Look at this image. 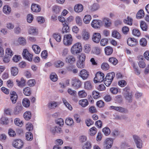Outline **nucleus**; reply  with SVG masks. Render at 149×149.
<instances>
[{
	"mask_svg": "<svg viewBox=\"0 0 149 149\" xmlns=\"http://www.w3.org/2000/svg\"><path fill=\"white\" fill-rule=\"evenodd\" d=\"M115 76V73L114 72L107 74L104 81V84L107 86H109L110 85Z\"/></svg>",
	"mask_w": 149,
	"mask_h": 149,
	"instance_id": "1",
	"label": "nucleus"
},
{
	"mask_svg": "<svg viewBox=\"0 0 149 149\" xmlns=\"http://www.w3.org/2000/svg\"><path fill=\"white\" fill-rule=\"evenodd\" d=\"M82 50V47L81 44L78 42L74 44L71 49V53L73 54H75L80 52Z\"/></svg>",
	"mask_w": 149,
	"mask_h": 149,
	"instance_id": "2",
	"label": "nucleus"
},
{
	"mask_svg": "<svg viewBox=\"0 0 149 149\" xmlns=\"http://www.w3.org/2000/svg\"><path fill=\"white\" fill-rule=\"evenodd\" d=\"M86 58L84 54L81 53L80 55L79 59L77 62V66L79 68H84L85 66L84 61Z\"/></svg>",
	"mask_w": 149,
	"mask_h": 149,
	"instance_id": "3",
	"label": "nucleus"
},
{
	"mask_svg": "<svg viewBox=\"0 0 149 149\" xmlns=\"http://www.w3.org/2000/svg\"><path fill=\"white\" fill-rule=\"evenodd\" d=\"M104 75L103 73L99 72H97L95 76L94 79V81L95 83L98 82L101 83L103 81H104Z\"/></svg>",
	"mask_w": 149,
	"mask_h": 149,
	"instance_id": "4",
	"label": "nucleus"
},
{
	"mask_svg": "<svg viewBox=\"0 0 149 149\" xmlns=\"http://www.w3.org/2000/svg\"><path fill=\"white\" fill-rule=\"evenodd\" d=\"M73 39L71 35L70 34L65 35L63 39L64 44L65 45H69L72 43Z\"/></svg>",
	"mask_w": 149,
	"mask_h": 149,
	"instance_id": "5",
	"label": "nucleus"
},
{
	"mask_svg": "<svg viewBox=\"0 0 149 149\" xmlns=\"http://www.w3.org/2000/svg\"><path fill=\"white\" fill-rule=\"evenodd\" d=\"M23 110V108L21 104H17L14 109V113L15 115H18L21 113Z\"/></svg>",
	"mask_w": 149,
	"mask_h": 149,
	"instance_id": "6",
	"label": "nucleus"
},
{
	"mask_svg": "<svg viewBox=\"0 0 149 149\" xmlns=\"http://www.w3.org/2000/svg\"><path fill=\"white\" fill-rule=\"evenodd\" d=\"M24 143L22 140L20 139L15 140L13 143V146L17 148H21L23 146Z\"/></svg>",
	"mask_w": 149,
	"mask_h": 149,
	"instance_id": "7",
	"label": "nucleus"
},
{
	"mask_svg": "<svg viewBox=\"0 0 149 149\" xmlns=\"http://www.w3.org/2000/svg\"><path fill=\"white\" fill-rule=\"evenodd\" d=\"M22 54L23 57L25 59L30 61H32L33 55L29 53L27 49H25L23 50Z\"/></svg>",
	"mask_w": 149,
	"mask_h": 149,
	"instance_id": "8",
	"label": "nucleus"
},
{
	"mask_svg": "<svg viewBox=\"0 0 149 149\" xmlns=\"http://www.w3.org/2000/svg\"><path fill=\"white\" fill-rule=\"evenodd\" d=\"M133 138L137 147L139 148H141L142 147V142L140 138L135 135H133Z\"/></svg>",
	"mask_w": 149,
	"mask_h": 149,
	"instance_id": "9",
	"label": "nucleus"
},
{
	"mask_svg": "<svg viewBox=\"0 0 149 149\" xmlns=\"http://www.w3.org/2000/svg\"><path fill=\"white\" fill-rule=\"evenodd\" d=\"M81 82L79 79H75L73 80L72 82V85L75 89L80 88L81 86Z\"/></svg>",
	"mask_w": 149,
	"mask_h": 149,
	"instance_id": "10",
	"label": "nucleus"
},
{
	"mask_svg": "<svg viewBox=\"0 0 149 149\" xmlns=\"http://www.w3.org/2000/svg\"><path fill=\"white\" fill-rule=\"evenodd\" d=\"M91 26L94 28L97 29L102 25V22L100 20H93L92 22Z\"/></svg>",
	"mask_w": 149,
	"mask_h": 149,
	"instance_id": "11",
	"label": "nucleus"
},
{
	"mask_svg": "<svg viewBox=\"0 0 149 149\" xmlns=\"http://www.w3.org/2000/svg\"><path fill=\"white\" fill-rule=\"evenodd\" d=\"M113 143V140L111 138H107L104 141L103 146L104 148L109 149L110 148Z\"/></svg>",
	"mask_w": 149,
	"mask_h": 149,
	"instance_id": "12",
	"label": "nucleus"
},
{
	"mask_svg": "<svg viewBox=\"0 0 149 149\" xmlns=\"http://www.w3.org/2000/svg\"><path fill=\"white\" fill-rule=\"evenodd\" d=\"M89 75V72L85 69L82 70L79 74V76L83 80L87 79Z\"/></svg>",
	"mask_w": 149,
	"mask_h": 149,
	"instance_id": "13",
	"label": "nucleus"
},
{
	"mask_svg": "<svg viewBox=\"0 0 149 149\" xmlns=\"http://www.w3.org/2000/svg\"><path fill=\"white\" fill-rule=\"evenodd\" d=\"M110 108L116 111H118L121 113H127V110L124 108L120 107H115L114 106H111Z\"/></svg>",
	"mask_w": 149,
	"mask_h": 149,
	"instance_id": "14",
	"label": "nucleus"
},
{
	"mask_svg": "<svg viewBox=\"0 0 149 149\" xmlns=\"http://www.w3.org/2000/svg\"><path fill=\"white\" fill-rule=\"evenodd\" d=\"M10 99L13 104L16 103L17 99L18 96L16 93L14 91H11L10 92Z\"/></svg>",
	"mask_w": 149,
	"mask_h": 149,
	"instance_id": "15",
	"label": "nucleus"
},
{
	"mask_svg": "<svg viewBox=\"0 0 149 149\" xmlns=\"http://www.w3.org/2000/svg\"><path fill=\"white\" fill-rule=\"evenodd\" d=\"M138 43L137 40L134 38H129L127 40L128 45L130 46H134Z\"/></svg>",
	"mask_w": 149,
	"mask_h": 149,
	"instance_id": "16",
	"label": "nucleus"
},
{
	"mask_svg": "<svg viewBox=\"0 0 149 149\" xmlns=\"http://www.w3.org/2000/svg\"><path fill=\"white\" fill-rule=\"evenodd\" d=\"M101 35L99 33H95L92 38L93 40L95 42L98 43L99 42L101 39Z\"/></svg>",
	"mask_w": 149,
	"mask_h": 149,
	"instance_id": "17",
	"label": "nucleus"
},
{
	"mask_svg": "<svg viewBox=\"0 0 149 149\" xmlns=\"http://www.w3.org/2000/svg\"><path fill=\"white\" fill-rule=\"evenodd\" d=\"M75 57L72 55H69L66 59V61L70 64H72L75 61Z\"/></svg>",
	"mask_w": 149,
	"mask_h": 149,
	"instance_id": "18",
	"label": "nucleus"
},
{
	"mask_svg": "<svg viewBox=\"0 0 149 149\" xmlns=\"http://www.w3.org/2000/svg\"><path fill=\"white\" fill-rule=\"evenodd\" d=\"M102 21L104 24V26L106 27H108L111 25V21L107 17L104 18Z\"/></svg>",
	"mask_w": 149,
	"mask_h": 149,
	"instance_id": "19",
	"label": "nucleus"
},
{
	"mask_svg": "<svg viewBox=\"0 0 149 149\" xmlns=\"http://www.w3.org/2000/svg\"><path fill=\"white\" fill-rule=\"evenodd\" d=\"M74 10L77 13L81 12L83 9V6L81 4H79L75 5L74 8Z\"/></svg>",
	"mask_w": 149,
	"mask_h": 149,
	"instance_id": "20",
	"label": "nucleus"
},
{
	"mask_svg": "<svg viewBox=\"0 0 149 149\" xmlns=\"http://www.w3.org/2000/svg\"><path fill=\"white\" fill-rule=\"evenodd\" d=\"M14 53L11 49L7 48L5 50V56L8 58H11L14 54Z\"/></svg>",
	"mask_w": 149,
	"mask_h": 149,
	"instance_id": "21",
	"label": "nucleus"
},
{
	"mask_svg": "<svg viewBox=\"0 0 149 149\" xmlns=\"http://www.w3.org/2000/svg\"><path fill=\"white\" fill-rule=\"evenodd\" d=\"M31 8L32 10L35 12H38L41 10V8L39 5L36 4H33Z\"/></svg>",
	"mask_w": 149,
	"mask_h": 149,
	"instance_id": "22",
	"label": "nucleus"
},
{
	"mask_svg": "<svg viewBox=\"0 0 149 149\" xmlns=\"http://www.w3.org/2000/svg\"><path fill=\"white\" fill-rule=\"evenodd\" d=\"M84 88L87 90L92 89L93 86L91 82L90 81H87L84 83Z\"/></svg>",
	"mask_w": 149,
	"mask_h": 149,
	"instance_id": "23",
	"label": "nucleus"
},
{
	"mask_svg": "<svg viewBox=\"0 0 149 149\" xmlns=\"http://www.w3.org/2000/svg\"><path fill=\"white\" fill-rule=\"evenodd\" d=\"M16 82L17 85L19 87H23L25 86L26 80L23 78L21 79V81H19L18 79L16 80Z\"/></svg>",
	"mask_w": 149,
	"mask_h": 149,
	"instance_id": "24",
	"label": "nucleus"
},
{
	"mask_svg": "<svg viewBox=\"0 0 149 149\" xmlns=\"http://www.w3.org/2000/svg\"><path fill=\"white\" fill-rule=\"evenodd\" d=\"M140 26L141 29L143 31H147L148 29V25L143 21H141L140 22Z\"/></svg>",
	"mask_w": 149,
	"mask_h": 149,
	"instance_id": "25",
	"label": "nucleus"
},
{
	"mask_svg": "<svg viewBox=\"0 0 149 149\" xmlns=\"http://www.w3.org/2000/svg\"><path fill=\"white\" fill-rule=\"evenodd\" d=\"M79 103L82 107H85L88 105V102L87 99H83L80 100Z\"/></svg>",
	"mask_w": 149,
	"mask_h": 149,
	"instance_id": "26",
	"label": "nucleus"
},
{
	"mask_svg": "<svg viewBox=\"0 0 149 149\" xmlns=\"http://www.w3.org/2000/svg\"><path fill=\"white\" fill-rule=\"evenodd\" d=\"M51 131L54 134L56 132L61 133L62 132L61 128L58 126H55V127L52 128Z\"/></svg>",
	"mask_w": 149,
	"mask_h": 149,
	"instance_id": "27",
	"label": "nucleus"
},
{
	"mask_svg": "<svg viewBox=\"0 0 149 149\" xmlns=\"http://www.w3.org/2000/svg\"><path fill=\"white\" fill-rule=\"evenodd\" d=\"M104 51L106 54L107 55H109L112 54L113 49L111 47L108 46L105 48Z\"/></svg>",
	"mask_w": 149,
	"mask_h": 149,
	"instance_id": "28",
	"label": "nucleus"
},
{
	"mask_svg": "<svg viewBox=\"0 0 149 149\" xmlns=\"http://www.w3.org/2000/svg\"><path fill=\"white\" fill-rule=\"evenodd\" d=\"M9 123L8 118L5 117H2L0 119V125H7Z\"/></svg>",
	"mask_w": 149,
	"mask_h": 149,
	"instance_id": "29",
	"label": "nucleus"
},
{
	"mask_svg": "<svg viewBox=\"0 0 149 149\" xmlns=\"http://www.w3.org/2000/svg\"><path fill=\"white\" fill-rule=\"evenodd\" d=\"M124 95L125 99L128 100L129 102H132V96L131 93H124Z\"/></svg>",
	"mask_w": 149,
	"mask_h": 149,
	"instance_id": "30",
	"label": "nucleus"
},
{
	"mask_svg": "<svg viewBox=\"0 0 149 149\" xmlns=\"http://www.w3.org/2000/svg\"><path fill=\"white\" fill-rule=\"evenodd\" d=\"M32 48L35 53L36 54H38L40 52V47L38 45H33L32 46Z\"/></svg>",
	"mask_w": 149,
	"mask_h": 149,
	"instance_id": "31",
	"label": "nucleus"
},
{
	"mask_svg": "<svg viewBox=\"0 0 149 149\" xmlns=\"http://www.w3.org/2000/svg\"><path fill=\"white\" fill-rule=\"evenodd\" d=\"M24 93L25 95L29 96L31 94V88L29 87H26L23 89Z\"/></svg>",
	"mask_w": 149,
	"mask_h": 149,
	"instance_id": "32",
	"label": "nucleus"
},
{
	"mask_svg": "<svg viewBox=\"0 0 149 149\" xmlns=\"http://www.w3.org/2000/svg\"><path fill=\"white\" fill-rule=\"evenodd\" d=\"M63 62L61 60H58L54 63V65L56 68H61L64 65Z\"/></svg>",
	"mask_w": 149,
	"mask_h": 149,
	"instance_id": "33",
	"label": "nucleus"
},
{
	"mask_svg": "<svg viewBox=\"0 0 149 149\" xmlns=\"http://www.w3.org/2000/svg\"><path fill=\"white\" fill-rule=\"evenodd\" d=\"M23 116L24 118L26 120H28L31 118V113L30 111H26L24 113Z\"/></svg>",
	"mask_w": 149,
	"mask_h": 149,
	"instance_id": "34",
	"label": "nucleus"
},
{
	"mask_svg": "<svg viewBox=\"0 0 149 149\" xmlns=\"http://www.w3.org/2000/svg\"><path fill=\"white\" fill-rule=\"evenodd\" d=\"M91 19V17L90 15H86L83 19L84 22L86 24H88L89 23Z\"/></svg>",
	"mask_w": 149,
	"mask_h": 149,
	"instance_id": "35",
	"label": "nucleus"
},
{
	"mask_svg": "<svg viewBox=\"0 0 149 149\" xmlns=\"http://www.w3.org/2000/svg\"><path fill=\"white\" fill-rule=\"evenodd\" d=\"M57 105L58 104L57 102L54 101H51L49 103L48 107L49 108L52 109L56 107L57 106Z\"/></svg>",
	"mask_w": 149,
	"mask_h": 149,
	"instance_id": "36",
	"label": "nucleus"
},
{
	"mask_svg": "<svg viewBox=\"0 0 149 149\" xmlns=\"http://www.w3.org/2000/svg\"><path fill=\"white\" fill-rule=\"evenodd\" d=\"M112 36L118 39H120L121 37L120 34L118 31L115 30L113 31Z\"/></svg>",
	"mask_w": 149,
	"mask_h": 149,
	"instance_id": "37",
	"label": "nucleus"
},
{
	"mask_svg": "<svg viewBox=\"0 0 149 149\" xmlns=\"http://www.w3.org/2000/svg\"><path fill=\"white\" fill-rule=\"evenodd\" d=\"M92 147L91 144L89 141H87L82 146L83 149H91Z\"/></svg>",
	"mask_w": 149,
	"mask_h": 149,
	"instance_id": "38",
	"label": "nucleus"
},
{
	"mask_svg": "<svg viewBox=\"0 0 149 149\" xmlns=\"http://www.w3.org/2000/svg\"><path fill=\"white\" fill-rule=\"evenodd\" d=\"M65 123L66 125L69 126H71L74 124V122L72 118H70L66 119Z\"/></svg>",
	"mask_w": 149,
	"mask_h": 149,
	"instance_id": "39",
	"label": "nucleus"
},
{
	"mask_svg": "<svg viewBox=\"0 0 149 149\" xmlns=\"http://www.w3.org/2000/svg\"><path fill=\"white\" fill-rule=\"evenodd\" d=\"M11 74L14 76H15L17 74L18 72V70L17 67H13L11 68Z\"/></svg>",
	"mask_w": 149,
	"mask_h": 149,
	"instance_id": "40",
	"label": "nucleus"
},
{
	"mask_svg": "<svg viewBox=\"0 0 149 149\" xmlns=\"http://www.w3.org/2000/svg\"><path fill=\"white\" fill-rule=\"evenodd\" d=\"M22 104L24 107H28L30 105V101L27 98H24L22 101Z\"/></svg>",
	"mask_w": 149,
	"mask_h": 149,
	"instance_id": "41",
	"label": "nucleus"
},
{
	"mask_svg": "<svg viewBox=\"0 0 149 149\" xmlns=\"http://www.w3.org/2000/svg\"><path fill=\"white\" fill-rule=\"evenodd\" d=\"M62 100L63 103L64 104L66 107L70 110H72V106L67 101L66 99L65 98H63Z\"/></svg>",
	"mask_w": 149,
	"mask_h": 149,
	"instance_id": "42",
	"label": "nucleus"
},
{
	"mask_svg": "<svg viewBox=\"0 0 149 149\" xmlns=\"http://www.w3.org/2000/svg\"><path fill=\"white\" fill-rule=\"evenodd\" d=\"M3 11L5 14H9L11 11V8L8 6L6 5L3 7Z\"/></svg>",
	"mask_w": 149,
	"mask_h": 149,
	"instance_id": "43",
	"label": "nucleus"
},
{
	"mask_svg": "<svg viewBox=\"0 0 149 149\" xmlns=\"http://www.w3.org/2000/svg\"><path fill=\"white\" fill-rule=\"evenodd\" d=\"M144 15V13L143 10H140L137 13L136 15V17L137 18L140 19L143 18Z\"/></svg>",
	"mask_w": 149,
	"mask_h": 149,
	"instance_id": "44",
	"label": "nucleus"
},
{
	"mask_svg": "<svg viewBox=\"0 0 149 149\" xmlns=\"http://www.w3.org/2000/svg\"><path fill=\"white\" fill-rule=\"evenodd\" d=\"M50 78L51 80L54 82L57 81L58 79V77L54 72H52L51 74Z\"/></svg>",
	"mask_w": 149,
	"mask_h": 149,
	"instance_id": "45",
	"label": "nucleus"
},
{
	"mask_svg": "<svg viewBox=\"0 0 149 149\" xmlns=\"http://www.w3.org/2000/svg\"><path fill=\"white\" fill-rule=\"evenodd\" d=\"M124 22L129 25H131L132 23V19L129 16H128L127 19L124 20Z\"/></svg>",
	"mask_w": 149,
	"mask_h": 149,
	"instance_id": "46",
	"label": "nucleus"
},
{
	"mask_svg": "<svg viewBox=\"0 0 149 149\" xmlns=\"http://www.w3.org/2000/svg\"><path fill=\"white\" fill-rule=\"evenodd\" d=\"M54 38L58 42H59L61 40V36L59 33H54L53 35Z\"/></svg>",
	"mask_w": 149,
	"mask_h": 149,
	"instance_id": "47",
	"label": "nucleus"
},
{
	"mask_svg": "<svg viewBox=\"0 0 149 149\" xmlns=\"http://www.w3.org/2000/svg\"><path fill=\"white\" fill-rule=\"evenodd\" d=\"M26 137L27 140L31 141L33 138L32 133L30 132H27L26 134Z\"/></svg>",
	"mask_w": 149,
	"mask_h": 149,
	"instance_id": "48",
	"label": "nucleus"
},
{
	"mask_svg": "<svg viewBox=\"0 0 149 149\" xmlns=\"http://www.w3.org/2000/svg\"><path fill=\"white\" fill-rule=\"evenodd\" d=\"M109 61V62L114 65H116L118 63V60L115 58L114 57L110 58Z\"/></svg>",
	"mask_w": 149,
	"mask_h": 149,
	"instance_id": "49",
	"label": "nucleus"
},
{
	"mask_svg": "<svg viewBox=\"0 0 149 149\" xmlns=\"http://www.w3.org/2000/svg\"><path fill=\"white\" fill-rule=\"evenodd\" d=\"M18 42L20 45H25L26 43V40L23 37L19 38L18 40Z\"/></svg>",
	"mask_w": 149,
	"mask_h": 149,
	"instance_id": "50",
	"label": "nucleus"
},
{
	"mask_svg": "<svg viewBox=\"0 0 149 149\" xmlns=\"http://www.w3.org/2000/svg\"><path fill=\"white\" fill-rule=\"evenodd\" d=\"M79 96L81 98L87 96V94L84 91H79L78 93Z\"/></svg>",
	"mask_w": 149,
	"mask_h": 149,
	"instance_id": "51",
	"label": "nucleus"
},
{
	"mask_svg": "<svg viewBox=\"0 0 149 149\" xmlns=\"http://www.w3.org/2000/svg\"><path fill=\"white\" fill-rule=\"evenodd\" d=\"M101 67L102 69L105 71H106L109 69V67L107 63H105L102 64Z\"/></svg>",
	"mask_w": 149,
	"mask_h": 149,
	"instance_id": "52",
	"label": "nucleus"
},
{
	"mask_svg": "<svg viewBox=\"0 0 149 149\" xmlns=\"http://www.w3.org/2000/svg\"><path fill=\"white\" fill-rule=\"evenodd\" d=\"M92 96L95 99H97L100 96V93L95 91L93 92Z\"/></svg>",
	"mask_w": 149,
	"mask_h": 149,
	"instance_id": "53",
	"label": "nucleus"
},
{
	"mask_svg": "<svg viewBox=\"0 0 149 149\" xmlns=\"http://www.w3.org/2000/svg\"><path fill=\"white\" fill-rule=\"evenodd\" d=\"M69 28L68 25L64 26L62 30V33L63 34L69 32Z\"/></svg>",
	"mask_w": 149,
	"mask_h": 149,
	"instance_id": "54",
	"label": "nucleus"
},
{
	"mask_svg": "<svg viewBox=\"0 0 149 149\" xmlns=\"http://www.w3.org/2000/svg\"><path fill=\"white\" fill-rule=\"evenodd\" d=\"M93 51L94 53L98 55L100 53L101 49L100 47H96L93 48Z\"/></svg>",
	"mask_w": 149,
	"mask_h": 149,
	"instance_id": "55",
	"label": "nucleus"
},
{
	"mask_svg": "<svg viewBox=\"0 0 149 149\" xmlns=\"http://www.w3.org/2000/svg\"><path fill=\"white\" fill-rule=\"evenodd\" d=\"M37 32L35 28L33 27H31L29 29V34L34 35Z\"/></svg>",
	"mask_w": 149,
	"mask_h": 149,
	"instance_id": "56",
	"label": "nucleus"
},
{
	"mask_svg": "<svg viewBox=\"0 0 149 149\" xmlns=\"http://www.w3.org/2000/svg\"><path fill=\"white\" fill-rule=\"evenodd\" d=\"M102 131L106 135H108L110 133V130L108 127H105L103 128Z\"/></svg>",
	"mask_w": 149,
	"mask_h": 149,
	"instance_id": "57",
	"label": "nucleus"
},
{
	"mask_svg": "<svg viewBox=\"0 0 149 149\" xmlns=\"http://www.w3.org/2000/svg\"><path fill=\"white\" fill-rule=\"evenodd\" d=\"M14 122L16 125L19 126H22V123L21 121L18 118H16L15 119Z\"/></svg>",
	"mask_w": 149,
	"mask_h": 149,
	"instance_id": "58",
	"label": "nucleus"
},
{
	"mask_svg": "<svg viewBox=\"0 0 149 149\" xmlns=\"http://www.w3.org/2000/svg\"><path fill=\"white\" fill-rule=\"evenodd\" d=\"M99 8L98 5L96 3H94L91 7L90 10L92 11H94L97 10Z\"/></svg>",
	"mask_w": 149,
	"mask_h": 149,
	"instance_id": "59",
	"label": "nucleus"
},
{
	"mask_svg": "<svg viewBox=\"0 0 149 149\" xmlns=\"http://www.w3.org/2000/svg\"><path fill=\"white\" fill-rule=\"evenodd\" d=\"M132 33L134 36L137 37H139L141 35L140 31L137 29H134L132 31Z\"/></svg>",
	"mask_w": 149,
	"mask_h": 149,
	"instance_id": "60",
	"label": "nucleus"
},
{
	"mask_svg": "<svg viewBox=\"0 0 149 149\" xmlns=\"http://www.w3.org/2000/svg\"><path fill=\"white\" fill-rule=\"evenodd\" d=\"M140 43L143 46H146L147 44V40L144 38H142L140 40Z\"/></svg>",
	"mask_w": 149,
	"mask_h": 149,
	"instance_id": "61",
	"label": "nucleus"
},
{
	"mask_svg": "<svg viewBox=\"0 0 149 149\" xmlns=\"http://www.w3.org/2000/svg\"><path fill=\"white\" fill-rule=\"evenodd\" d=\"M8 134L11 137H15L16 135L15 131L11 128L8 130Z\"/></svg>",
	"mask_w": 149,
	"mask_h": 149,
	"instance_id": "62",
	"label": "nucleus"
},
{
	"mask_svg": "<svg viewBox=\"0 0 149 149\" xmlns=\"http://www.w3.org/2000/svg\"><path fill=\"white\" fill-rule=\"evenodd\" d=\"M76 21L77 24L79 26H81L82 23L81 19L79 16H77L76 18Z\"/></svg>",
	"mask_w": 149,
	"mask_h": 149,
	"instance_id": "63",
	"label": "nucleus"
},
{
	"mask_svg": "<svg viewBox=\"0 0 149 149\" xmlns=\"http://www.w3.org/2000/svg\"><path fill=\"white\" fill-rule=\"evenodd\" d=\"M68 92L69 94L72 96H75L77 94L76 91L72 90L71 88H69L68 89Z\"/></svg>",
	"mask_w": 149,
	"mask_h": 149,
	"instance_id": "64",
	"label": "nucleus"
}]
</instances>
